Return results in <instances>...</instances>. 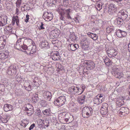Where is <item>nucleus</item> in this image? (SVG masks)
Listing matches in <instances>:
<instances>
[{
    "instance_id": "1",
    "label": "nucleus",
    "mask_w": 130,
    "mask_h": 130,
    "mask_svg": "<svg viewBox=\"0 0 130 130\" xmlns=\"http://www.w3.org/2000/svg\"><path fill=\"white\" fill-rule=\"evenodd\" d=\"M66 101V97L65 96H60L55 100L54 103L55 105L61 106L64 104Z\"/></svg>"
},
{
    "instance_id": "2",
    "label": "nucleus",
    "mask_w": 130,
    "mask_h": 130,
    "mask_svg": "<svg viewBox=\"0 0 130 130\" xmlns=\"http://www.w3.org/2000/svg\"><path fill=\"white\" fill-rule=\"evenodd\" d=\"M92 112V108L87 107H84L82 110V116L84 118L88 117L91 115Z\"/></svg>"
},
{
    "instance_id": "3",
    "label": "nucleus",
    "mask_w": 130,
    "mask_h": 130,
    "mask_svg": "<svg viewBox=\"0 0 130 130\" xmlns=\"http://www.w3.org/2000/svg\"><path fill=\"white\" fill-rule=\"evenodd\" d=\"M104 100V97L102 95L99 94L94 97L93 101L94 104H99L101 103Z\"/></svg>"
},
{
    "instance_id": "4",
    "label": "nucleus",
    "mask_w": 130,
    "mask_h": 130,
    "mask_svg": "<svg viewBox=\"0 0 130 130\" xmlns=\"http://www.w3.org/2000/svg\"><path fill=\"white\" fill-rule=\"evenodd\" d=\"M106 51L109 57L110 58L115 57L117 53V52L114 48L106 49Z\"/></svg>"
},
{
    "instance_id": "5",
    "label": "nucleus",
    "mask_w": 130,
    "mask_h": 130,
    "mask_svg": "<svg viewBox=\"0 0 130 130\" xmlns=\"http://www.w3.org/2000/svg\"><path fill=\"white\" fill-rule=\"evenodd\" d=\"M118 113L120 115H121L120 116H121V115L125 116L129 113V109L127 108L126 107H122L118 111Z\"/></svg>"
},
{
    "instance_id": "6",
    "label": "nucleus",
    "mask_w": 130,
    "mask_h": 130,
    "mask_svg": "<svg viewBox=\"0 0 130 130\" xmlns=\"http://www.w3.org/2000/svg\"><path fill=\"white\" fill-rule=\"evenodd\" d=\"M17 72L16 66L13 64H12L8 68L7 74L9 75H12L15 74Z\"/></svg>"
},
{
    "instance_id": "7",
    "label": "nucleus",
    "mask_w": 130,
    "mask_h": 130,
    "mask_svg": "<svg viewBox=\"0 0 130 130\" xmlns=\"http://www.w3.org/2000/svg\"><path fill=\"white\" fill-rule=\"evenodd\" d=\"M7 17L6 15H2L0 16V26H3L7 23Z\"/></svg>"
},
{
    "instance_id": "8",
    "label": "nucleus",
    "mask_w": 130,
    "mask_h": 130,
    "mask_svg": "<svg viewBox=\"0 0 130 130\" xmlns=\"http://www.w3.org/2000/svg\"><path fill=\"white\" fill-rule=\"evenodd\" d=\"M124 96H120L116 99V105L118 107H121L124 104Z\"/></svg>"
},
{
    "instance_id": "9",
    "label": "nucleus",
    "mask_w": 130,
    "mask_h": 130,
    "mask_svg": "<svg viewBox=\"0 0 130 130\" xmlns=\"http://www.w3.org/2000/svg\"><path fill=\"white\" fill-rule=\"evenodd\" d=\"M6 37L3 36L0 37V50H3L6 44Z\"/></svg>"
},
{
    "instance_id": "10",
    "label": "nucleus",
    "mask_w": 130,
    "mask_h": 130,
    "mask_svg": "<svg viewBox=\"0 0 130 130\" xmlns=\"http://www.w3.org/2000/svg\"><path fill=\"white\" fill-rule=\"evenodd\" d=\"M43 17L45 21H48L53 19V15L51 13L45 12L44 13Z\"/></svg>"
},
{
    "instance_id": "11",
    "label": "nucleus",
    "mask_w": 130,
    "mask_h": 130,
    "mask_svg": "<svg viewBox=\"0 0 130 130\" xmlns=\"http://www.w3.org/2000/svg\"><path fill=\"white\" fill-rule=\"evenodd\" d=\"M84 62L87 65V68L88 70L93 69L95 67V64L92 61L86 60L84 61Z\"/></svg>"
},
{
    "instance_id": "12",
    "label": "nucleus",
    "mask_w": 130,
    "mask_h": 130,
    "mask_svg": "<svg viewBox=\"0 0 130 130\" xmlns=\"http://www.w3.org/2000/svg\"><path fill=\"white\" fill-rule=\"evenodd\" d=\"M60 31L59 30L55 29L51 31L50 33V36L53 37L54 38H57L60 34Z\"/></svg>"
},
{
    "instance_id": "13",
    "label": "nucleus",
    "mask_w": 130,
    "mask_h": 130,
    "mask_svg": "<svg viewBox=\"0 0 130 130\" xmlns=\"http://www.w3.org/2000/svg\"><path fill=\"white\" fill-rule=\"evenodd\" d=\"M117 10V8L114 5L111 4L108 7V13L110 14H112L113 12H115Z\"/></svg>"
},
{
    "instance_id": "14",
    "label": "nucleus",
    "mask_w": 130,
    "mask_h": 130,
    "mask_svg": "<svg viewBox=\"0 0 130 130\" xmlns=\"http://www.w3.org/2000/svg\"><path fill=\"white\" fill-rule=\"evenodd\" d=\"M116 34L117 37L119 38L124 37L127 34L126 32L119 29L117 30Z\"/></svg>"
},
{
    "instance_id": "15",
    "label": "nucleus",
    "mask_w": 130,
    "mask_h": 130,
    "mask_svg": "<svg viewBox=\"0 0 130 130\" xmlns=\"http://www.w3.org/2000/svg\"><path fill=\"white\" fill-rule=\"evenodd\" d=\"M27 50L29 52H28L29 54H32L36 52V46L33 45H31L27 47Z\"/></svg>"
},
{
    "instance_id": "16",
    "label": "nucleus",
    "mask_w": 130,
    "mask_h": 130,
    "mask_svg": "<svg viewBox=\"0 0 130 130\" xmlns=\"http://www.w3.org/2000/svg\"><path fill=\"white\" fill-rule=\"evenodd\" d=\"M79 47L78 45L76 44H70L68 46V49L72 51H74L78 48Z\"/></svg>"
},
{
    "instance_id": "17",
    "label": "nucleus",
    "mask_w": 130,
    "mask_h": 130,
    "mask_svg": "<svg viewBox=\"0 0 130 130\" xmlns=\"http://www.w3.org/2000/svg\"><path fill=\"white\" fill-rule=\"evenodd\" d=\"M127 12L125 10H122L120 11L118 14L119 15H121V18H123V19H125L128 16L127 14Z\"/></svg>"
},
{
    "instance_id": "18",
    "label": "nucleus",
    "mask_w": 130,
    "mask_h": 130,
    "mask_svg": "<svg viewBox=\"0 0 130 130\" xmlns=\"http://www.w3.org/2000/svg\"><path fill=\"white\" fill-rule=\"evenodd\" d=\"M65 117L66 118L65 119V121L69 123L71 122L74 120L73 116L70 114L66 115Z\"/></svg>"
},
{
    "instance_id": "19",
    "label": "nucleus",
    "mask_w": 130,
    "mask_h": 130,
    "mask_svg": "<svg viewBox=\"0 0 130 130\" xmlns=\"http://www.w3.org/2000/svg\"><path fill=\"white\" fill-rule=\"evenodd\" d=\"M52 58L54 60H59L60 57L59 55V54L58 52H56L53 54L52 56Z\"/></svg>"
},
{
    "instance_id": "20",
    "label": "nucleus",
    "mask_w": 130,
    "mask_h": 130,
    "mask_svg": "<svg viewBox=\"0 0 130 130\" xmlns=\"http://www.w3.org/2000/svg\"><path fill=\"white\" fill-rule=\"evenodd\" d=\"M10 117L8 116H3L1 117L0 122L2 123H6L9 119Z\"/></svg>"
},
{
    "instance_id": "21",
    "label": "nucleus",
    "mask_w": 130,
    "mask_h": 130,
    "mask_svg": "<svg viewBox=\"0 0 130 130\" xmlns=\"http://www.w3.org/2000/svg\"><path fill=\"white\" fill-rule=\"evenodd\" d=\"M69 90L70 92L71 93L75 94L77 93L78 88L74 86H72L70 87L69 88Z\"/></svg>"
},
{
    "instance_id": "22",
    "label": "nucleus",
    "mask_w": 130,
    "mask_h": 130,
    "mask_svg": "<svg viewBox=\"0 0 130 130\" xmlns=\"http://www.w3.org/2000/svg\"><path fill=\"white\" fill-rule=\"evenodd\" d=\"M43 95L48 100H50L52 97L51 93L48 91H45L43 93Z\"/></svg>"
},
{
    "instance_id": "23",
    "label": "nucleus",
    "mask_w": 130,
    "mask_h": 130,
    "mask_svg": "<svg viewBox=\"0 0 130 130\" xmlns=\"http://www.w3.org/2000/svg\"><path fill=\"white\" fill-rule=\"evenodd\" d=\"M49 44L48 42L46 40L42 41L41 42V46L42 48H44L45 49L49 48Z\"/></svg>"
},
{
    "instance_id": "24",
    "label": "nucleus",
    "mask_w": 130,
    "mask_h": 130,
    "mask_svg": "<svg viewBox=\"0 0 130 130\" xmlns=\"http://www.w3.org/2000/svg\"><path fill=\"white\" fill-rule=\"evenodd\" d=\"M12 106L8 104H5L4 105V109L5 111L11 110L12 109Z\"/></svg>"
},
{
    "instance_id": "25",
    "label": "nucleus",
    "mask_w": 130,
    "mask_h": 130,
    "mask_svg": "<svg viewBox=\"0 0 130 130\" xmlns=\"http://www.w3.org/2000/svg\"><path fill=\"white\" fill-rule=\"evenodd\" d=\"M90 41L88 38L84 37L81 41V43L82 44H89Z\"/></svg>"
},
{
    "instance_id": "26",
    "label": "nucleus",
    "mask_w": 130,
    "mask_h": 130,
    "mask_svg": "<svg viewBox=\"0 0 130 130\" xmlns=\"http://www.w3.org/2000/svg\"><path fill=\"white\" fill-rule=\"evenodd\" d=\"M8 57V53L6 52L4 53L0 52V59H5Z\"/></svg>"
},
{
    "instance_id": "27",
    "label": "nucleus",
    "mask_w": 130,
    "mask_h": 130,
    "mask_svg": "<svg viewBox=\"0 0 130 130\" xmlns=\"http://www.w3.org/2000/svg\"><path fill=\"white\" fill-rule=\"evenodd\" d=\"M22 39L18 40L17 41L16 44V47L17 48H22L23 45V41H21Z\"/></svg>"
},
{
    "instance_id": "28",
    "label": "nucleus",
    "mask_w": 130,
    "mask_h": 130,
    "mask_svg": "<svg viewBox=\"0 0 130 130\" xmlns=\"http://www.w3.org/2000/svg\"><path fill=\"white\" fill-rule=\"evenodd\" d=\"M117 23L120 26H121L124 23L123 19L121 18L118 17L117 19Z\"/></svg>"
},
{
    "instance_id": "29",
    "label": "nucleus",
    "mask_w": 130,
    "mask_h": 130,
    "mask_svg": "<svg viewBox=\"0 0 130 130\" xmlns=\"http://www.w3.org/2000/svg\"><path fill=\"white\" fill-rule=\"evenodd\" d=\"M30 7L29 5L26 4L24 5L23 6L21 7V9L22 11H25L26 10H30Z\"/></svg>"
},
{
    "instance_id": "30",
    "label": "nucleus",
    "mask_w": 130,
    "mask_h": 130,
    "mask_svg": "<svg viewBox=\"0 0 130 130\" xmlns=\"http://www.w3.org/2000/svg\"><path fill=\"white\" fill-rule=\"evenodd\" d=\"M24 87L27 91H30L31 90V87L28 82H26L24 84Z\"/></svg>"
},
{
    "instance_id": "31",
    "label": "nucleus",
    "mask_w": 130,
    "mask_h": 130,
    "mask_svg": "<svg viewBox=\"0 0 130 130\" xmlns=\"http://www.w3.org/2000/svg\"><path fill=\"white\" fill-rule=\"evenodd\" d=\"M42 112L45 115H51V110L50 108L47 109H46L42 111Z\"/></svg>"
},
{
    "instance_id": "32",
    "label": "nucleus",
    "mask_w": 130,
    "mask_h": 130,
    "mask_svg": "<svg viewBox=\"0 0 130 130\" xmlns=\"http://www.w3.org/2000/svg\"><path fill=\"white\" fill-rule=\"evenodd\" d=\"M114 76L117 78H120L123 76V74L121 73L117 72L115 71L113 74Z\"/></svg>"
},
{
    "instance_id": "33",
    "label": "nucleus",
    "mask_w": 130,
    "mask_h": 130,
    "mask_svg": "<svg viewBox=\"0 0 130 130\" xmlns=\"http://www.w3.org/2000/svg\"><path fill=\"white\" fill-rule=\"evenodd\" d=\"M85 98V96L84 95H83L80 98H79L78 99V101L80 104H82L84 102Z\"/></svg>"
},
{
    "instance_id": "34",
    "label": "nucleus",
    "mask_w": 130,
    "mask_h": 130,
    "mask_svg": "<svg viewBox=\"0 0 130 130\" xmlns=\"http://www.w3.org/2000/svg\"><path fill=\"white\" fill-rule=\"evenodd\" d=\"M33 42V41L31 39H25L23 43L27 45H29L31 43H32V42Z\"/></svg>"
},
{
    "instance_id": "35",
    "label": "nucleus",
    "mask_w": 130,
    "mask_h": 130,
    "mask_svg": "<svg viewBox=\"0 0 130 130\" xmlns=\"http://www.w3.org/2000/svg\"><path fill=\"white\" fill-rule=\"evenodd\" d=\"M11 25L10 24L9 26H8L6 28V31L7 32V33H13V32H12V27L11 26Z\"/></svg>"
},
{
    "instance_id": "36",
    "label": "nucleus",
    "mask_w": 130,
    "mask_h": 130,
    "mask_svg": "<svg viewBox=\"0 0 130 130\" xmlns=\"http://www.w3.org/2000/svg\"><path fill=\"white\" fill-rule=\"evenodd\" d=\"M57 2V0H47V3L51 6L55 5Z\"/></svg>"
},
{
    "instance_id": "37",
    "label": "nucleus",
    "mask_w": 130,
    "mask_h": 130,
    "mask_svg": "<svg viewBox=\"0 0 130 130\" xmlns=\"http://www.w3.org/2000/svg\"><path fill=\"white\" fill-rule=\"evenodd\" d=\"M39 121H42V123L43 124V125H44L45 126H46V127H47L49 126V123L48 120H42V119H39L38 120Z\"/></svg>"
},
{
    "instance_id": "38",
    "label": "nucleus",
    "mask_w": 130,
    "mask_h": 130,
    "mask_svg": "<svg viewBox=\"0 0 130 130\" xmlns=\"http://www.w3.org/2000/svg\"><path fill=\"white\" fill-rule=\"evenodd\" d=\"M106 29L107 32L109 33L114 30V27L113 26H108Z\"/></svg>"
},
{
    "instance_id": "39",
    "label": "nucleus",
    "mask_w": 130,
    "mask_h": 130,
    "mask_svg": "<svg viewBox=\"0 0 130 130\" xmlns=\"http://www.w3.org/2000/svg\"><path fill=\"white\" fill-rule=\"evenodd\" d=\"M28 116H31L34 112L33 109L25 110Z\"/></svg>"
},
{
    "instance_id": "40",
    "label": "nucleus",
    "mask_w": 130,
    "mask_h": 130,
    "mask_svg": "<svg viewBox=\"0 0 130 130\" xmlns=\"http://www.w3.org/2000/svg\"><path fill=\"white\" fill-rule=\"evenodd\" d=\"M89 44H82L81 47L82 48L85 50H87L89 48Z\"/></svg>"
},
{
    "instance_id": "41",
    "label": "nucleus",
    "mask_w": 130,
    "mask_h": 130,
    "mask_svg": "<svg viewBox=\"0 0 130 130\" xmlns=\"http://www.w3.org/2000/svg\"><path fill=\"white\" fill-rule=\"evenodd\" d=\"M45 25L42 22L40 23L39 26L38 27L39 30H43L45 29Z\"/></svg>"
},
{
    "instance_id": "42",
    "label": "nucleus",
    "mask_w": 130,
    "mask_h": 130,
    "mask_svg": "<svg viewBox=\"0 0 130 130\" xmlns=\"http://www.w3.org/2000/svg\"><path fill=\"white\" fill-rule=\"evenodd\" d=\"M33 107L30 104H27L26 105L25 110H31L33 109Z\"/></svg>"
},
{
    "instance_id": "43",
    "label": "nucleus",
    "mask_w": 130,
    "mask_h": 130,
    "mask_svg": "<svg viewBox=\"0 0 130 130\" xmlns=\"http://www.w3.org/2000/svg\"><path fill=\"white\" fill-rule=\"evenodd\" d=\"M29 123V122L28 120H25L23 122L21 123V125L24 127H25Z\"/></svg>"
},
{
    "instance_id": "44",
    "label": "nucleus",
    "mask_w": 130,
    "mask_h": 130,
    "mask_svg": "<svg viewBox=\"0 0 130 130\" xmlns=\"http://www.w3.org/2000/svg\"><path fill=\"white\" fill-rule=\"evenodd\" d=\"M91 38L93 40H96L98 38V36L95 34L92 33L91 35Z\"/></svg>"
},
{
    "instance_id": "45",
    "label": "nucleus",
    "mask_w": 130,
    "mask_h": 130,
    "mask_svg": "<svg viewBox=\"0 0 130 130\" xmlns=\"http://www.w3.org/2000/svg\"><path fill=\"white\" fill-rule=\"evenodd\" d=\"M100 112L102 115H105L107 112V110L104 109L103 108L101 109L100 110Z\"/></svg>"
},
{
    "instance_id": "46",
    "label": "nucleus",
    "mask_w": 130,
    "mask_h": 130,
    "mask_svg": "<svg viewBox=\"0 0 130 130\" xmlns=\"http://www.w3.org/2000/svg\"><path fill=\"white\" fill-rule=\"evenodd\" d=\"M108 106V104L106 103H105L103 104L102 107H101V109L103 108L104 109L106 110H107V108Z\"/></svg>"
},
{
    "instance_id": "47",
    "label": "nucleus",
    "mask_w": 130,
    "mask_h": 130,
    "mask_svg": "<svg viewBox=\"0 0 130 130\" xmlns=\"http://www.w3.org/2000/svg\"><path fill=\"white\" fill-rule=\"evenodd\" d=\"M14 20H15V21L16 22V23L17 24V25L18 26L19 25V20L18 19V17L17 16H16L14 18Z\"/></svg>"
},
{
    "instance_id": "48",
    "label": "nucleus",
    "mask_w": 130,
    "mask_h": 130,
    "mask_svg": "<svg viewBox=\"0 0 130 130\" xmlns=\"http://www.w3.org/2000/svg\"><path fill=\"white\" fill-rule=\"evenodd\" d=\"M84 91V90H82V89L78 88V90H77V93L78 94H80L82 93Z\"/></svg>"
},
{
    "instance_id": "49",
    "label": "nucleus",
    "mask_w": 130,
    "mask_h": 130,
    "mask_svg": "<svg viewBox=\"0 0 130 130\" xmlns=\"http://www.w3.org/2000/svg\"><path fill=\"white\" fill-rule=\"evenodd\" d=\"M101 4L102 3H101V4H99L97 5V9L99 11L102 8V5Z\"/></svg>"
},
{
    "instance_id": "50",
    "label": "nucleus",
    "mask_w": 130,
    "mask_h": 130,
    "mask_svg": "<svg viewBox=\"0 0 130 130\" xmlns=\"http://www.w3.org/2000/svg\"><path fill=\"white\" fill-rule=\"evenodd\" d=\"M21 4V2L19 0H18L16 3L17 8H19L20 7Z\"/></svg>"
},
{
    "instance_id": "51",
    "label": "nucleus",
    "mask_w": 130,
    "mask_h": 130,
    "mask_svg": "<svg viewBox=\"0 0 130 130\" xmlns=\"http://www.w3.org/2000/svg\"><path fill=\"white\" fill-rule=\"evenodd\" d=\"M36 113L39 117L41 116V111L39 109H38L37 110V111L36 112Z\"/></svg>"
},
{
    "instance_id": "52",
    "label": "nucleus",
    "mask_w": 130,
    "mask_h": 130,
    "mask_svg": "<svg viewBox=\"0 0 130 130\" xmlns=\"http://www.w3.org/2000/svg\"><path fill=\"white\" fill-rule=\"evenodd\" d=\"M109 61L106 62L105 63L106 65L107 66H109L110 65H111L112 62L111 60Z\"/></svg>"
},
{
    "instance_id": "53",
    "label": "nucleus",
    "mask_w": 130,
    "mask_h": 130,
    "mask_svg": "<svg viewBox=\"0 0 130 130\" xmlns=\"http://www.w3.org/2000/svg\"><path fill=\"white\" fill-rule=\"evenodd\" d=\"M70 9H67L64 10V11H66V13L67 15H70Z\"/></svg>"
},
{
    "instance_id": "54",
    "label": "nucleus",
    "mask_w": 130,
    "mask_h": 130,
    "mask_svg": "<svg viewBox=\"0 0 130 130\" xmlns=\"http://www.w3.org/2000/svg\"><path fill=\"white\" fill-rule=\"evenodd\" d=\"M35 125L34 123H33L31 125L29 128V130H31L33 129V128L35 127Z\"/></svg>"
},
{
    "instance_id": "55",
    "label": "nucleus",
    "mask_w": 130,
    "mask_h": 130,
    "mask_svg": "<svg viewBox=\"0 0 130 130\" xmlns=\"http://www.w3.org/2000/svg\"><path fill=\"white\" fill-rule=\"evenodd\" d=\"M4 88V86L3 85H0V91H3Z\"/></svg>"
},
{
    "instance_id": "56",
    "label": "nucleus",
    "mask_w": 130,
    "mask_h": 130,
    "mask_svg": "<svg viewBox=\"0 0 130 130\" xmlns=\"http://www.w3.org/2000/svg\"><path fill=\"white\" fill-rule=\"evenodd\" d=\"M118 3V5L121 7H122L123 6V5L122 3H121V1H118V2H117Z\"/></svg>"
},
{
    "instance_id": "57",
    "label": "nucleus",
    "mask_w": 130,
    "mask_h": 130,
    "mask_svg": "<svg viewBox=\"0 0 130 130\" xmlns=\"http://www.w3.org/2000/svg\"><path fill=\"white\" fill-rule=\"evenodd\" d=\"M29 15L28 14H27L26 16V19H25V21L27 23L28 22L29 19Z\"/></svg>"
},
{
    "instance_id": "58",
    "label": "nucleus",
    "mask_w": 130,
    "mask_h": 130,
    "mask_svg": "<svg viewBox=\"0 0 130 130\" xmlns=\"http://www.w3.org/2000/svg\"><path fill=\"white\" fill-rule=\"evenodd\" d=\"M63 4L65 5H67L68 4V0H63Z\"/></svg>"
},
{
    "instance_id": "59",
    "label": "nucleus",
    "mask_w": 130,
    "mask_h": 130,
    "mask_svg": "<svg viewBox=\"0 0 130 130\" xmlns=\"http://www.w3.org/2000/svg\"><path fill=\"white\" fill-rule=\"evenodd\" d=\"M27 47L26 45H24V43L23 44L22 48L24 50H27Z\"/></svg>"
},
{
    "instance_id": "60",
    "label": "nucleus",
    "mask_w": 130,
    "mask_h": 130,
    "mask_svg": "<svg viewBox=\"0 0 130 130\" xmlns=\"http://www.w3.org/2000/svg\"><path fill=\"white\" fill-rule=\"evenodd\" d=\"M104 62L105 63L106 62L109 61L110 60L107 57H105L104 59Z\"/></svg>"
},
{
    "instance_id": "61",
    "label": "nucleus",
    "mask_w": 130,
    "mask_h": 130,
    "mask_svg": "<svg viewBox=\"0 0 130 130\" xmlns=\"http://www.w3.org/2000/svg\"><path fill=\"white\" fill-rule=\"evenodd\" d=\"M58 69L59 70H62L63 69V67H62L61 64H59L58 67Z\"/></svg>"
},
{
    "instance_id": "62",
    "label": "nucleus",
    "mask_w": 130,
    "mask_h": 130,
    "mask_svg": "<svg viewBox=\"0 0 130 130\" xmlns=\"http://www.w3.org/2000/svg\"><path fill=\"white\" fill-rule=\"evenodd\" d=\"M66 13V11H64V10L63 11L61 12L60 13V15L61 16H64Z\"/></svg>"
},
{
    "instance_id": "63",
    "label": "nucleus",
    "mask_w": 130,
    "mask_h": 130,
    "mask_svg": "<svg viewBox=\"0 0 130 130\" xmlns=\"http://www.w3.org/2000/svg\"><path fill=\"white\" fill-rule=\"evenodd\" d=\"M75 21L76 23H79V21L78 20V17H76L75 18Z\"/></svg>"
},
{
    "instance_id": "64",
    "label": "nucleus",
    "mask_w": 130,
    "mask_h": 130,
    "mask_svg": "<svg viewBox=\"0 0 130 130\" xmlns=\"http://www.w3.org/2000/svg\"><path fill=\"white\" fill-rule=\"evenodd\" d=\"M128 50L130 52V41L128 45Z\"/></svg>"
}]
</instances>
